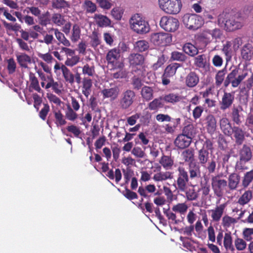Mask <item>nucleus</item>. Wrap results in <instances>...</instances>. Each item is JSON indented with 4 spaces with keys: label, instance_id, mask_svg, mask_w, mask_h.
I'll return each mask as SVG.
<instances>
[{
    "label": "nucleus",
    "instance_id": "obj_1",
    "mask_svg": "<svg viewBox=\"0 0 253 253\" xmlns=\"http://www.w3.org/2000/svg\"><path fill=\"white\" fill-rule=\"evenodd\" d=\"M219 24L224 27V29L228 32L233 31L240 29L242 26L240 18L231 13L223 12L218 18Z\"/></svg>",
    "mask_w": 253,
    "mask_h": 253
},
{
    "label": "nucleus",
    "instance_id": "obj_2",
    "mask_svg": "<svg viewBox=\"0 0 253 253\" xmlns=\"http://www.w3.org/2000/svg\"><path fill=\"white\" fill-rule=\"evenodd\" d=\"M181 156L185 162L188 163L189 173L191 179L201 176L200 167L194 162V152L192 149H187L182 152Z\"/></svg>",
    "mask_w": 253,
    "mask_h": 253
},
{
    "label": "nucleus",
    "instance_id": "obj_3",
    "mask_svg": "<svg viewBox=\"0 0 253 253\" xmlns=\"http://www.w3.org/2000/svg\"><path fill=\"white\" fill-rule=\"evenodd\" d=\"M129 23L131 29L137 34H146L150 30L148 23L139 14L133 15L130 18Z\"/></svg>",
    "mask_w": 253,
    "mask_h": 253
},
{
    "label": "nucleus",
    "instance_id": "obj_4",
    "mask_svg": "<svg viewBox=\"0 0 253 253\" xmlns=\"http://www.w3.org/2000/svg\"><path fill=\"white\" fill-rule=\"evenodd\" d=\"M189 171H187L185 168L179 166L177 169V174L176 179L174 181L175 188L181 192H185L190 178L188 175Z\"/></svg>",
    "mask_w": 253,
    "mask_h": 253
},
{
    "label": "nucleus",
    "instance_id": "obj_5",
    "mask_svg": "<svg viewBox=\"0 0 253 253\" xmlns=\"http://www.w3.org/2000/svg\"><path fill=\"white\" fill-rule=\"evenodd\" d=\"M160 8L166 13L175 15L181 10V0H158Z\"/></svg>",
    "mask_w": 253,
    "mask_h": 253
},
{
    "label": "nucleus",
    "instance_id": "obj_6",
    "mask_svg": "<svg viewBox=\"0 0 253 253\" xmlns=\"http://www.w3.org/2000/svg\"><path fill=\"white\" fill-rule=\"evenodd\" d=\"M135 100L136 94L133 90L130 89L124 90L119 99L120 108L123 110L128 109L132 106Z\"/></svg>",
    "mask_w": 253,
    "mask_h": 253
},
{
    "label": "nucleus",
    "instance_id": "obj_7",
    "mask_svg": "<svg viewBox=\"0 0 253 253\" xmlns=\"http://www.w3.org/2000/svg\"><path fill=\"white\" fill-rule=\"evenodd\" d=\"M182 21L187 28L193 30H197L203 24L202 17L196 14H185L182 17Z\"/></svg>",
    "mask_w": 253,
    "mask_h": 253
},
{
    "label": "nucleus",
    "instance_id": "obj_8",
    "mask_svg": "<svg viewBox=\"0 0 253 253\" xmlns=\"http://www.w3.org/2000/svg\"><path fill=\"white\" fill-rule=\"evenodd\" d=\"M238 72L239 69L235 68L227 75L223 83L225 87H227L231 84L233 87H237L248 75L246 72L238 75Z\"/></svg>",
    "mask_w": 253,
    "mask_h": 253
},
{
    "label": "nucleus",
    "instance_id": "obj_9",
    "mask_svg": "<svg viewBox=\"0 0 253 253\" xmlns=\"http://www.w3.org/2000/svg\"><path fill=\"white\" fill-rule=\"evenodd\" d=\"M211 187L214 194L218 197H221L223 194V190L227 185V182L222 178V175L217 174L212 176L211 179Z\"/></svg>",
    "mask_w": 253,
    "mask_h": 253
},
{
    "label": "nucleus",
    "instance_id": "obj_10",
    "mask_svg": "<svg viewBox=\"0 0 253 253\" xmlns=\"http://www.w3.org/2000/svg\"><path fill=\"white\" fill-rule=\"evenodd\" d=\"M160 25L166 31L174 32L178 29L179 23L177 18L171 16H164L161 19Z\"/></svg>",
    "mask_w": 253,
    "mask_h": 253
},
{
    "label": "nucleus",
    "instance_id": "obj_11",
    "mask_svg": "<svg viewBox=\"0 0 253 253\" xmlns=\"http://www.w3.org/2000/svg\"><path fill=\"white\" fill-rule=\"evenodd\" d=\"M151 41L156 45L164 46L169 44L172 42V37L169 33H156L151 35Z\"/></svg>",
    "mask_w": 253,
    "mask_h": 253
},
{
    "label": "nucleus",
    "instance_id": "obj_12",
    "mask_svg": "<svg viewBox=\"0 0 253 253\" xmlns=\"http://www.w3.org/2000/svg\"><path fill=\"white\" fill-rule=\"evenodd\" d=\"M234 99V92H224L221 100L219 101L220 109L222 111H225L230 108L232 106Z\"/></svg>",
    "mask_w": 253,
    "mask_h": 253
},
{
    "label": "nucleus",
    "instance_id": "obj_13",
    "mask_svg": "<svg viewBox=\"0 0 253 253\" xmlns=\"http://www.w3.org/2000/svg\"><path fill=\"white\" fill-rule=\"evenodd\" d=\"M120 92L119 87L117 85H114L110 88L103 89L101 91V93L104 99L109 98L110 100L113 101L118 98Z\"/></svg>",
    "mask_w": 253,
    "mask_h": 253
},
{
    "label": "nucleus",
    "instance_id": "obj_14",
    "mask_svg": "<svg viewBox=\"0 0 253 253\" xmlns=\"http://www.w3.org/2000/svg\"><path fill=\"white\" fill-rule=\"evenodd\" d=\"M192 138L181 133L176 137L174 143L178 149H183L188 147L191 143Z\"/></svg>",
    "mask_w": 253,
    "mask_h": 253
},
{
    "label": "nucleus",
    "instance_id": "obj_15",
    "mask_svg": "<svg viewBox=\"0 0 253 253\" xmlns=\"http://www.w3.org/2000/svg\"><path fill=\"white\" fill-rule=\"evenodd\" d=\"M199 81V75L195 71H190L185 78V85L190 88L195 87Z\"/></svg>",
    "mask_w": 253,
    "mask_h": 253
},
{
    "label": "nucleus",
    "instance_id": "obj_16",
    "mask_svg": "<svg viewBox=\"0 0 253 253\" xmlns=\"http://www.w3.org/2000/svg\"><path fill=\"white\" fill-rule=\"evenodd\" d=\"M120 56L121 49L119 47H115L108 52L106 58L108 64L114 65L120 59Z\"/></svg>",
    "mask_w": 253,
    "mask_h": 253
},
{
    "label": "nucleus",
    "instance_id": "obj_17",
    "mask_svg": "<svg viewBox=\"0 0 253 253\" xmlns=\"http://www.w3.org/2000/svg\"><path fill=\"white\" fill-rule=\"evenodd\" d=\"M243 108L239 105L237 107L234 106L231 110V119L232 121L237 125H240L243 122V115L242 114Z\"/></svg>",
    "mask_w": 253,
    "mask_h": 253
},
{
    "label": "nucleus",
    "instance_id": "obj_18",
    "mask_svg": "<svg viewBox=\"0 0 253 253\" xmlns=\"http://www.w3.org/2000/svg\"><path fill=\"white\" fill-rule=\"evenodd\" d=\"M93 18L96 24L99 27H107L111 25V20L106 15L95 14Z\"/></svg>",
    "mask_w": 253,
    "mask_h": 253
},
{
    "label": "nucleus",
    "instance_id": "obj_19",
    "mask_svg": "<svg viewBox=\"0 0 253 253\" xmlns=\"http://www.w3.org/2000/svg\"><path fill=\"white\" fill-rule=\"evenodd\" d=\"M231 131V135L233 134L236 143L238 145L242 144L245 139L244 131L239 126H234Z\"/></svg>",
    "mask_w": 253,
    "mask_h": 253
},
{
    "label": "nucleus",
    "instance_id": "obj_20",
    "mask_svg": "<svg viewBox=\"0 0 253 253\" xmlns=\"http://www.w3.org/2000/svg\"><path fill=\"white\" fill-rule=\"evenodd\" d=\"M206 127L207 132L211 135L213 134L216 129V120L213 115H207L206 118Z\"/></svg>",
    "mask_w": 253,
    "mask_h": 253
},
{
    "label": "nucleus",
    "instance_id": "obj_21",
    "mask_svg": "<svg viewBox=\"0 0 253 253\" xmlns=\"http://www.w3.org/2000/svg\"><path fill=\"white\" fill-rule=\"evenodd\" d=\"M127 59L130 65L134 67L142 65L144 62L145 58L142 54L132 53L129 55Z\"/></svg>",
    "mask_w": 253,
    "mask_h": 253
},
{
    "label": "nucleus",
    "instance_id": "obj_22",
    "mask_svg": "<svg viewBox=\"0 0 253 253\" xmlns=\"http://www.w3.org/2000/svg\"><path fill=\"white\" fill-rule=\"evenodd\" d=\"M17 63L24 69L28 68V65L32 63L31 57L25 53H20L16 55Z\"/></svg>",
    "mask_w": 253,
    "mask_h": 253
},
{
    "label": "nucleus",
    "instance_id": "obj_23",
    "mask_svg": "<svg viewBox=\"0 0 253 253\" xmlns=\"http://www.w3.org/2000/svg\"><path fill=\"white\" fill-rule=\"evenodd\" d=\"M81 84L82 92L86 98H88L91 92L92 81L88 77H84Z\"/></svg>",
    "mask_w": 253,
    "mask_h": 253
},
{
    "label": "nucleus",
    "instance_id": "obj_24",
    "mask_svg": "<svg viewBox=\"0 0 253 253\" xmlns=\"http://www.w3.org/2000/svg\"><path fill=\"white\" fill-rule=\"evenodd\" d=\"M159 164L166 170H170L172 169L174 165V159L170 156L163 155L159 161Z\"/></svg>",
    "mask_w": 253,
    "mask_h": 253
},
{
    "label": "nucleus",
    "instance_id": "obj_25",
    "mask_svg": "<svg viewBox=\"0 0 253 253\" xmlns=\"http://www.w3.org/2000/svg\"><path fill=\"white\" fill-rule=\"evenodd\" d=\"M223 247L226 251L233 253L235 251L234 246L233 244L232 237L230 232L225 233L223 239Z\"/></svg>",
    "mask_w": 253,
    "mask_h": 253
},
{
    "label": "nucleus",
    "instance_id": "obj_26",
    "mask_svg": "<svg viewBox=\"0 0 253 253\" xmlns=\"http://www.w3.org/2000/svg\"><path fill=\"white\" fill-rule=\"evenodd\" d=\"M162 96L164 102L173 105L181 101L182 99V97L181 95L178 93H169Z\"/></svg>",
    "mask_w": 253,
    "mask_h": 253
},
{
    "label": "nucleus",
    "instance_id": "obj_27",
    "mask_svg": "<svg viewBox=\"0 0 253 253\" xmlns=\"http://www.w3.org/2000/svg\"><path fill=\"white\" fill-rule=\"evenodd\" d=\"M240 181V176L236 173H232L229 175L228 186L230 190L237 189Z\"/></svg>",
    "mask_w": 253,
    "mask_h": 253
},
{
    "label": "nucleus",
    "instance_id": "obj_28",
    "mask_svg": "<svg viewBox=\"0 0 253 253\" xmlns=\"http://www.w3.org/2000/svg\"><path fill=\"white\" fill-rule=\"evenodd\" d=\"M164 101L162 96L155 98L148 104V108L150 111H157L159 109L164 108Z\"/></svg>",
    "mask_w": 253,
    "mask_h": 253
},
{
    "label": "nucleus",
    "instance_id": "obj_29",
    "mask_svg": "<svg viewBox=\"0 0 253 253\" xmlns=\"http://www.w3.org/2000/svg\"><path fill=\"white\" fill-rule=\"evenodd\" d=\"M194 65L199 68L207 69L209 67V63L207 62L206 56L205 54L199 55L194 59Z\"/></svg>",
    "mask_w": 253,
    "mask_h": 253
},
{
    "label": "nucleus",
    "instance_id": "obj_30",
    "mask_svg": "<svg viewBox=\"0 0 253 253\" xmlns=\"http://www.w3.org/2000/svg\"><path fill=\"white\" fill-rule=\"evenodd\" d=\"M225 208V205L224 204H221L216 206L214 209L211 210V217L213 221L218 222L220 220L223 214Z\"/></svg>",
    "mask_w": 253,
    "mask_h": 253
},
{
    "label": "nucleus",
    "instance_id": "obj_31",
    "mask_svg": "<svg viewBox=\"0 0 253 253\" xmlns=\"http://www.w3.org/2000/svg\"><path fill=\"white\" fill-rule=\"evenodd\" d=\"M29 81L30 82V89L32 88L39 93H42L43 92L40 86L38 78L36 77L34 73L32 72L29 73Z\"/></svg>",
    "mask_w": 253,
    "mask_h": 253
},
{
    "label": "nucleus",
    "instance_id": "obj_32",
    "mask_svg": "<svg viewBox=\"0 0 253 253\" xmlns=\"http://www.w3.org/2000/svg\"><path fill=\"white\" fill-rule=\"evenodd\" d=\"M220 127L224 134L227 136H231V131L233 128L229 120L226 118H222L219 122Z\"/></svg>",
    "mask_w": 253,
    "mask_h": 253
},
{
    "label": "nucleus",
    "instance_id": "obj_33",
    "mask_svg": "<svg viewBox=\"0 0 253 253\" xmlns=\"http://www.w3.org/2000/svg\"><path fill=\"white\" fill-rule=\"evenodd\" d=\"M209 152L204 148L201 149L198 152V160L199 164L203 167H205L209 160Z\"/></svg>",
    "mask_w": 253,
    "mask_h": 253
},
{
    "label": "nucleus",
    "instance_id": "obj_34",
    "mask_svg": "<svg viewBox=\"0 0 253 253\" xmlns=\"http://www.w3.org/2000/svg\"><path fill=\"white\" fill-rule=\"evenodd\" d=\"M172 178V172L169 171L157 172L154 174L153 177V180L156 182L165 181L167 179H171Z\"/></svg>",
    "mask_w": 253,
    "mask_h": 253
},
{
    "label": "nucleus",
    "instance_id": "obj_35",
    "mask_svg": "<svg viewBox=\"0 0 253 253\" xmlns=\"http://www.w3.org/2000/svg\"><path fill=\"white\" fill-rule=\"evenodd\" d=\"M240 158L241 161L248 162L250 161L252 156V153L250 147L244 144L240 151Z\"/></svg>",
    "mask_w": 253,
    "mask_h": 253
},
{
    "label": "nucleus",
    "instance_id": "obj_36",
    "mask_svg": "<svg viewBox=\"0 0 253 253\" xmlns=\"http://www.w3.org/2000/svg\"><path fill=\"white\" fill-rule=\"evenodd\" d=\"M154 90L152 87L145 85L141 90V95L143 100L148 101L153 98Z\"/></svg>",
    "mask_w": 253,
    "mask_h": 253
},
{
    "label": "nucleus",
    "instance_id": "obj_37",
    "mask_svg": "<svg viewBox=\"0 0 253 253\" xmlns=\"http://www.w3.org/2000/svg\"><path fill=\"white\" fill-rule=\"evenodd\" d=\"M62 73L66 82L72 84L74 83V75L65 65H62Z\"/></svg>",
    "mask_w": 253,
    "mask_h": 253
},
{
    "label": "nucleus",
    "instance_id": "obj_38",
    "mask_svg": "<svg viewBox=\"0 0 253 253\" xmlns=\"http://www.w3.org/2000/svg\"><path fill=\"white\" fill-rule=\"evenodd\" d=\"M182 49L185 53L192 57L197 55L199 52L197 47L190 42L185 43L182 47Z\"/></svg>",
    "mask_w": 253,
    "mask_h": 253
},
{
    "label": "nucleus",
    "instance_id": "obj_39",
    "mask_svg": "<svg viewBox=\"0 0 253 253\" xmlns=\"http://www.w3.org/2000/svg\"><path fill=\"white\" fill-rule=\"evenodd\" d=\"M54 116V123L57 127L63 126L67 124L64 116L60 110L53 111Z\"/></svg>",
    "mask_w": 253,
    "mask_h": 253
},
{
    "label": "nucleus",
    "instance_id": "obj_40",
    "mask_svg": "<svg viewBox=\"0 0 253 253\" xmlns=\"http://www.w3.org/2000/svg\"><path fill=\"white\" fill-rule=\"evenodd\" d=\"M181 119L179 118H171L169 122V123L166 125L165 126V130L170 133H172L174 132L176 128L180 124Z\"/></svg>",
    "mask_w": 253,
    "mask_h": 253
},
{
    "label": "nucleus",
    "instance_id": "obj_41",
    "mask_svg": "<svg viewBox=\"0 0 253 253\" xmlns=\"http://www.w3.org/2000/svg\"><path fill=\"white\" fill-rule=\"evenodd\" d=\"M253 198V191L250 190L245 191L238 200V203L241 205L244 206L248 204Z\"/></svg>",
    "mask_w": 253,
    "mask_h": 253
},
{
    "label": "nucleus",
    "instance_id": "obj_42",
    "mask_svg": "<svg viewBox=\"0 0 253 253\" xmlns=\"http://www.w3.org/2000/svg\"><path fill=\"white\" fill-rule=\"evenodd\" d=\"M82 7L85 11L86 13L90 14L95 13L97 8L96 3L90 0H85L83 3Z\"/></svg>",
    "mask_w": 253,
    "mask_h": 253
},
{
    "label": "nucleus",
    "instance_id": "obj_43",
    "mask_svg": "<svg viewBox=\"0 0 253 253\" xmlns=\"http://www.w3.org/2000/svg\"><path fill=\"white\" fill-rule=\"evenodd\" d=\"M252 46L249 43L245 44L241 49V55L242 58L246 61H249L252 58Z\"/></svg>",
    "mask_w": 253,
    "mask_h": 253
},
{
    "label": "nucleus",
    "instance_id": "obj_44",
    "mask_svg": "<svg viewBox=\"0 0 253 253\" xmlns=\"http://www.w3.org/2000/svg\"><path fill=\"white\" fill-rule=\"evenodd\" d=\"M227 72L226 67L219 70L215 76V84L217 87H219L224 82L225 76Z\"/></svg>",
    "mask_w": 253,
    "mask_h": 253
},
{
    "label": "nucleus",
    "instance_id": "obj_45",
    "mask_svg": "<svg viewBox=\"0 0 253 253\" xmlns=\"http://www.w3.org/2000/svg\"><path fill=\"white\" fill-rule=\"evenodd\" d=\"M180 67V65L177 63H172L169 64L165 69L164 73L165 76H169L170 77L173 76L178 68Z\"/></svg>",
    "mask_w": 253,
    "mask_h": 253
},
{
    "label": "nucleus",
    "instance_id": "obj_46",
    "mask_svg": "<svg viewBox=\"0 0 253 253\" xmlns=\"http://www.w3.org/2000/svg\"><path fill=\"white\" fill-rule=\"evenodd\" d=\"M210 190L209 178L207 177H204V180H201L200 182V191L202 192L203 196H206L209 194Z\"/></svg>",
    "mask_w": 253,
    "mask_h": 253
},
{
    "label": "nucleus",
    "instance_id": "obj_47",
    "mask_svg": "<svg viewBox=\"0 0 253 253\" xmlns=\"http://www.w3.org/2000/svg\"><path fill=\"white\" fill-rule=\"evenodd\" d=\"M253 181V169L246 172L242 180V186L243 188L248 187Z\"/></svg>",
    "mask_w": 253,
    "mask_h": 253
},
{
    "label": "nucleus",
    "instance_id": "obj_48",
    "mask_svg": "<svg viewBox=\"0 0 253 253\" xmlns=\"http://www.w3.org/2000/svg\"><path fill=\"white\" fill-rule=\"evenodd\" d=\"M203 35L204 37H207L209 35L211 36L212 39H220L222 35L221 31L219 29H214L212 30H207L204 31Z\"/></svg>",
    "mask_w": 253,
    "mask_h": 253
},
{
    "label": "nucleus",
    "instance_id": "obj_49",
    "mask_svg": "<svg viewBox=\"0 0 253 253\" xmlns=\"http://www.w3.org/2000/svg\"><path fill=\"white\" fill-rule=\"evenodd\" d=\"M106 176L110 179L115 178L116 183H118L122 179V173L119 169H115V174L113 169L109 170L106 173Z\"/></svg>",
    "mask_w": 253,
    "mask_h": 253
},
{
    "label": "nucleus",
    "instance_id": "obj_50",
    "mask_svg": "<svg viewBox=\"0 0 253 253\" xmlns=\"http://www.w3.org/2000/svg\"><path fill=\"white\" fill-rule=\"evenodd\" d=\"M70 4L65 0H55L52 2V7L57 9H62L69 8Z\"/></svg>",
    "mask_w": 253,
    "mask_h": 253
},
{
    "label": "nucleus",
    "instance_id": "obj_51",
    "mask_svg": "<svg viewBox=\"0 0 253 253\" xmlns=\"http://www.w3.org/2000/svg\"><path fill=\"white\" fill-rule=\"evenodd\" d=\"M81 29L79 25L75 24L73 26L70 39L74 42H77L81 37Z\"/></svg>",
    "mask_w": 253,
    "mask_h": 253
},
{
    "label": "nucleus",
    "instance_id": "obj_52",
    "mask_svg": "<svg viewBox=\"0 0 253 253\" xmlns=\"http://www.w3.org/2000/svg\"><path fill=\"white\" fill-rule=\"evenodd\" d=\"M38 19L40 24L42 26H46L50 24L51 22L50 13L47 11L46 12L41 14Z\"/></svg>",
    "mask_w": 253,
    "mask_h": 253
},
{
    "label": "nucleus",
    "instance_id": "obj_53",
    "mask_svg": "<svg viewBox=\"0 0 253 253\" xmlns=\"http://www.w3.org/2000/svg\"><path fill=\"white\" fill-rule=\"evenodd\" d=\"M170 59L174 61L185 62L187 60V57L183 52L174 51L171 53Z\"/></svg>",
    "mask_w": 253,
    "mask_h": 253
},
{
    "label": "nucleus",
    "instance_id": "obj_54",
    "mask_svg": "<svg viewBox=\"0 0 253 253\" xmlns=\"http://www.w3.org/2000/svg\"><path fill=\"white\" fill-rule=\"evenodd\" d=\"M182 133L192 139L196 134V129L193 125L189 124L183 127Z\"/></svg>",
    "mask_w": 253,
    "mask_h": 253
},
{
    "label": "nucleus",
    "instance_id": "obj_55",
    "mask_svg": "<svg viewBox=\"0 0 253 253\" xmlns=\"http://www.w3.org/2000/svg\"><path fill=\"white\" fill-rule=\"evenodd\" d=\"M188 208V207L185 203H178L172 207V210L175 212L184 214L187 211Z\"/></svg>",
    "mask_w": 253,
    "mask_h": 253
},
{
    "label": "nucleus",
    "instance_id": "obj_56",
    "mask_svg": "<svg viewBox=\"0 0 253 253\" xmlns=\"http://www.w3.org/2000/svg\"><path fill=\"white\" fill-rule=\"evenodd\" d=\"M149 47L148 42L145 40H140L136 42L134 47L139 52L147 50Z\"/></svg>",
    "mask_w": 253,
    "mask_h": 253
},
{
    "label": "nucleus",
    "instance_id": "obj_57",
    "mask_svg": "<svg viewBox=\"0 0 253 253\" xmlns=\"http://www.w3.org/2000/svg\"><path fill=\"white\" fill-rule=\"evenodd\" d=\"M234 246L237 250L242 251L246 249L247 243L245 239L237 237L234 240Z\"/></svg>",
    "mask_w": 253,
    "mask_h": 253
},
{
    "label": "nucleus",
    "instance_id": "obj_58",
    "mask_svg": "<svg viewBox=\"0 0 253 253\" xmlns=\"http://www.w3.org/2000/svg\"><path fill=\"white\" fill-rule=\"evenodd\" d=\"M90 38L91 45L93 48H96L101 43V40L99 38V34L97 32H92Z\"/></svg>",
    "mask_w": 253,
    "mask_h": 253
},
{
    "label": "nucleus",
    "instance_id": "obj_59",
    "mask_svg": "<svg viewBox=\"0 0 253 253\" xmlns=\"http://www.w3.org/2000/svg\"><path fill=\"white\" fill-rule=\"evenodd\" d=\"M124 14V10L120 7L113 8L111 11V15L116 20H120Z\"/></svg>",
    "mask_w": 253,
    "mask_h": 253
},
{
    "label": "nucleus",
    "instance_id": "obj_60",
    "mask_svg": "<svg viewBox=\"0 0 253 253\" xmlns=\"http://www.w3.org/2000/svg\"><path fill=\"white\" fill-rule=\"evenodd\" d=\"M51 20L54 24L58 26L64 25L65 22L64 17L60 13H54Z\"/></svg>",
    "mask_w": 253,
    "mask_h": 253
},
{
    "label": "nucleus",
    "instance_id": "obj_61",
    "mask_svg": "<svg viewBox=\"0 0 253 253\" xmlns=\"http://www.w3.org/2000/svg\"><path fill=\"white\" fill-rule=\"evenodd\" d=\"M99 7L104 10H109L113 6L112 0H95Z\"/></svg>",
    "mask_w": 253,
    "mask_h": 253
},
{
    "label": "nucleus",
    "instance_id": "obj_62",
    "mask_svg": "<svg viewBox=\"0 0 253 253\" xmlns=\"http://www.w3.org/2000/svg\"><path fill=\"white\" fill-rule=\"evenodd\" d=\"M204 111V108L203 106H196L192 110V116L196 121L200 119Z\"/></svg>",
    "mask_w": 253,
    "mask_h": 253
},
{
    "label": "nucleus",
    "instance_id": "obj_63",
    "mask_svg": "<svg viewBox=\"0 0 253 253\" xmlns=\"http://www.w3.org/2000/svg\"><path fill=\"white\" fill-rule=\"evenodd\" d=\"M237 222L236 219L228 216L224 215L222 219V225L224 227H230L232 224Z\"/></svg>",
    "mask_w": 253,
    "mask_h": 253
},
{
    "label": "nucleus",
    "instance_id": "obj_64",
    "mask_svg": "<svg viewBox=\"0 0 253 253\" xmlns=\"http://www.w3.org/2000/svg\"><path fill=\"white\" fill-rule=\"evenodd\" d=\"M65 117L68 120L74 121L77 118L78 114L70 106H68L65 113Z\"/></svg>",
    "mask_w": 253,
    "mask_h": 253
}]
</instances>
